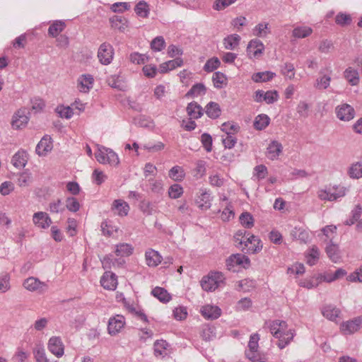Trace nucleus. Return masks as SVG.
Instances as JSON below:
<instances>
[{
  "label": "nucleus",
  "mask_w": 362,
  "mask_h": 362,
  "mask_svg": "<svg viewBox=\"0 0 362 362\" xmlns=\"http://www.w3.org/2000/svg\"><path fill=\"white\" fill-rule=\"evenodd\" d=\"M225 277L222 272H211L201 280L202 288L207 292L215 291L224 284Z\"/></svg>",
  "instance_id": "f257e3e1"
},
{
  "label": "nucleus",
  "mask_w": 362,
  "mask_h": 362,
  "mask_svg": "<svg viewBox=\"0 0 362 362\" xmlns=\"http://www.w3.org/2000/svg\"><path fill=\"white\" fill-rule=\"evenodd\" d=\"M96 160L102 164H109L117 166L119 163L118 155L112 149L101 146L95 153Z\"/></svg>",
  "instance_id": "f03ea898"
},
{
  "label": "nucleus",
  "mask_w": 362,
  "mask_h": 362,
  "mask_svg": "<svg viewBox=\"0 0 362 362\" xmlns=\"http://www.w3.org/2000/svg\"><path fill=\"white\" fill-rule=\"evenodd\" d=\"M346 189L344 187H332L325 189H320L317 192V197L322 201H335L337 199L345 196Z\"/></svg>",
  "instance_id": "7ed1b4c3"
},
{
  "label": "nucleus",
  "mask_w": 362,
  "mask_h": 362,
  "mask_svg": "<svg viewBox=\"0 0 362 362\" xmlns=\"http://www.w3.org/2000/svg\"><path fill=\"white\" fill-rule=\"evenodd\" d=\"M262 247L260 239L250 234L247 236L240 249L245 254H256L262 250Z\"/></svg>",
  "instance_id": "20e7f679"
},
{
  "label": "nucleus",
  "mask_w": 362,
  "mask_h": 362,
  "mask_svg": "<svg viewBox=\"0 0 362 362\" xmlns=\"http://www.w3.org/2000/svg\"><path fill=\"white\" fill-rule=\"evenodd\" d=\"M23 286L29 291L36 292L39 294L44 293L48 290L47 283L33 276L25 279L23 283Z\"/></svg>",
  "instance_id": "39448f33"
},
{
  "label": "nucleus",
  "mask_w": 362,
  "mask_h": 362,
  "mask_svg": "<svg viewBox=\"0 0 362 362\" xmlns=\"http://www.w3.org/2000/svg\"><path fill=\"white\" fill-rule=\"evenodd\" d=\"M250 265V260L248 257L243 254H233L226 259V267L228 270L235 272V267L240 266L247 268Z\"/></svg>",
  "instance_id": "423d86ee"
},
{
  "label": "nucleus",
  "mask_w": 362,
  "mask_h": 362,
  "mask_svg": "<svg viewBox=\"0 0 362 362\" xmlns=\"http://www.w3.org/2000/svg\"><path fill=\"white\" fill-rule=\"evenodd\" d=\"M113 57L114 49L110 44L104 42L100 45L98 52V57L102 64H110L113 59Z\"/></svg>",
  "instance_id": "0eeeda50"
},
{
  "label": "nucleus",
  "mask_w": 362,
  "mask_h": 362,
  "mask_svg": "<svg viewBox=\"0 0 362 362\" xmlns=\"http://www.w3.org/2000/svg\"><path fill=\"white\" fill-rule=\"evenodd\" d=\"M279 93L276 90H257L255 93L254 100L257 103L266 102L267 104H273L279 99Z\"/></svg>",
  "instance_id": "6e6552de"
},
{
  "label": "nucleus",
  "mask_w": 362,
  "mask_h": 362,
  "mask_svg": "<svg viewBox=\"0 0 362 362\" xmlns=\"http://www.w3.org/2000/svg\"><path fill=\"white\" fill-rule=\"evenodd\" d=\"M337 117L341 121H350L355 116V110L352 106L344 103L338 105L335 109Z\"/></svg>",
  "instance_id": "1a4fd4ad"
},
{
  "label": "nucleus",
  "mask_w": 362,
  "mask_h": 362,
  "mask_svg": "<svg viewBox=\"0 0 362 362\" xmlns=\"http://www.w3.org/2000/svg\"><path fill=\"white\" fill-rule=\"evenodd\" d=\"M279 335H281V339H279L277 346L279 349L285 348L292 340L294 337L295 332L292 329H288L286 322H285V327L279 329Z\"/></svg>",
  "instance_id": "9d476101"
},
{
  "label": "nucleus",
  "mask_w": 362,
  "mask_h": 362,
  "mask_svg": "<svg viewBox=\"0 0 362 362\" xmlns=\"http://www.w3.org/2000/svg\"><path fill=\"white\" fill-rule=\"evenodd\" d=\"M29 120L27 116V111L25 109H20L15 112L12 119L13 128L18 129L23 128L26 126Z\"/></svg>",
  "instance_id": "9b49d317"
},
{
  "label": "nucleus",
  "mask_w": 362,
  "mask_h": 362,
  "mask_svg": "<svg viewBox=\"0 0 362 362\" xmlns=\"http://www.w3.org/2000/svg\"><path fill=\"white\" fill-rule=\"evenodd\" d=\"M125 324L124 317L121 315H116L110 317L108 322V332L111 335H115L119 332Z\"/></svg>",
  "instance_id": "f8f14e48"
},
{
  "label": "nucleus",
  "mask_w": 362,
  "mask_h": 362,
  "mask_svg": "<svg viewBox=\"0 0 362 362\" xmlns=\"http://www.w3.org/2000/svg\"><path fill=\"white\" fill-rule=\"evenodd\" d=\"M33 222L40 228H48L52 224V220L46 212L38 211L33 214Z\"/></svg>",
  "instance_id": "ddd939ff"
},
{
  "label": "nucleus",
  "mask_w": 362,
  "mask_h": 362,
  "mask_svg": "<svg viewBox=\"0 0 362 362\" xmlns=\"http://www.w3.org/2000/svg\"><path fill=\"white\" fill-rule=\"evenodd\" d=\"M259 336L258 334H253L250 336L248 343V350L246 351V356L251 361H255L257 358V349Z\"/></svg>",
  "instance_id": "4468645a"
},
{
  "label": "nucleus",
  "mask_w": 362,
  "mask_h": 362,
  "mask_svg": "<svg viewBox=\"0 0 362 362\" xmlns=\"http://www.w3.org/2000/svg\"><path fill=\"white\" fill-rule=\"evenodd\" d=\"M362 325V317H358L341 325L340 329L344 334H351L358 331Z\"/></svg>",
  "instance_id": "2eb2a0df"
},
{
  "label": "nucleus",
  "mask_w": 362,
  "mask_h": 362,
  "mask_svg": "<svg viewBox=\"0 0 362 362\" xmlns=\"http://www.w3.org/2000/svg\"><path fill=\"white\" fill-rule=\"evenodd\" d=\"M154 354L156 357L164 358L170 354V345L165 340H156L153 344Z\"/></svg>",
  "instance_id": "dca6fc26"
},
{
  "label": "nucleus",
  "mask_w": 362,
  "mask_h": 362,
  "mask_svg": "<svg viewBox=\"0 0 362 362\" xmlns=\"http://www.w3.org/2000/svg\"><path fill=\"white\" fill-rule=\"evenodd\" d=\"M202 316L207 320H216L221 315V310L219 307L213 305H206L201 308Z\"/></svg>",
  "instance_id": "f3484780"
},
{
  "label": "nucleus",
  "mask_w": 362,
  "mask_h": 362,
  "mask_svg": "<svg viewBox=\"0 0 362 362\" xmlns=\"http://www.w3.org/2000/svg\"><path fill=\"white\" fill-rule=\"evenodd\" d=\"M48 349L51 353L58 358L64 354V345L59 337H51L48 342Z\"/></svg>",
  "instance_id": "a211bd4d"
},
{
  "label": "nucleus",
  "mask_w": 362,
  "mask_h": 362,
  "mask_svg": "<svg viewBox=\"0 0 362 362\" xmlns=\"http://www.w3.org/2000/svg\"><path fill=\"white\" fill-rule=\"evenodd\" d=\"M101 286L107 290H115L117 285V276L110 272L104 273L100 279Z\"/></svg>",
  "instance_id": "6ab92c4d"
},
{
  "label": "nucleus",
  "mask_w": 362,
  "mask_h": 362,
  "mask_svg": "<svg viewBox=\"0 0 362 362\" xmlns=\"http://www.w3.org/2000/svg\"><path fill=\"white\" fill-rule=\"evenodd\" d=\"M145 259L148 267H156L161 262L163 257L158 251L148 249L145 252Z\"/></svg>",
  "instance_id": "aec40b11"
},
{
  "label": "nucleus",
  "mask_w": 362,
  "mask_h": 362,
  "mask_svg": "<svg viewBox=\"0 0 362 362\" xmlns=\"http://www.w3.org/2000/svg\"><path fill=\"white\" fill-rule=\"evenodd\" d=\"M282 150L283 146L281 143L277 141H272L267 148L268 158L272 160H276L282 152Z\"/></svg>",
  "instance_id": "412c9836"
},
{
  "label": "nucleus",
  "mask_w": 362,
  "mask_h": 362,
  "mask_svg": "<svg viewBox=\"0 0 362 362\" xmlns=\"http://www.w3.org/2000/svg\"><path fill=\"white\" fill-rule=\"evenodd\" d=\"M264 49L263 43L257 39L250 40L249 42L247 52L248 54L252 55L254 57H259Z\"/></svg>",
  "instance_id": "4be33fe9"
},
{
  "label": "nucleus",
  "mask_w": 362,
  "mask_h": 362,
  "mask_svg": "<svg viewBox=\"0 0 362 362\" xmlns=\"http://www.w3.org/2000/svg\"><path fill=\"white\" fill-rule=\"evenodd\" d=\"M291 235L293 239L298 240L304 243H308L310 239L308 230L302 227L293 228L291 231Z\"/></svg>",
  "instance_id": "5701e85b"
},
{
  "label": "nucleus",
  "mask_w": 362,
  "mask_h": 362,
  "mask_svg": "<svg viewBox=\"0 0 362 362\" xmlns=\"http://www.w3.org/2000/svg\"><path fill=\"white\" fill-rule=\"evenodd\" d=\"M52 149L51 139L44 136L37 144L35 151L39 156H45Z\"/></svg>",
  "instance_id": "b1692460"
},
{
  "label": "nucleus",
  "mask_w": 362,
  "mask_h": 362,
  "mask_svg": "<svg viewBox=\"0 0 362 362\" xmlns=\"http://www.w3.org/2000/svg\"><path fill=\"white\" fill-rule=\"evenodd\" d=\"M93 77L90 74L82 75L78 79V89L81 92L87 93L93 87Z\"/></svg>",
  "instance_id": "393cba45"
},
{
  "label": "nucleus",
  "mask_w": 362,
  "mask_h": 362,
  "mask_svg": "<svg viewBox=\"0 0 362 362\" xmlns=\"http://www.w3.org/2000/svg\"><path fill=\"white\" fill-rule=\"evenodd\" d=\"M11 162L17 168H24L28 163V153L25 151H18L13 155Z\"/></svg>",
  "instance_id": "a878e982"
},
{
  "label": "nucleus",
  "mask_w": 362,
  "mask_h": 362,
  "mask_svg": "<svg viewBox=\"0 0 362 362\" xmlns=\"http://www.w3.org/2000/svg\"><path fill=\"white\" fill-rule=\"evenodd\" d=\"M112 209L116 210L118 216H126L129 213V206L122 199H116L112 203Z\"/></svg>",
  "instance_id": "bb28decb"
},
{
  "label": "nucleus",
  "mask_w": 362,
  "mask_h": 362,
  "mask_svg": "<svg viewBox=\"0 0 362 362\" xmlns=\"http://www.w3.org/2000/svg\"><path fill=\"white\" fill-rule=\"evenodd\" d=\"M320 76L316 79L314 87L318 90H325L330 85L332 80L331 76L329 75L325 74L322 70L320 71Z\"/></svg>",
  "instance_id": "cd10ccee"
},
{
  "label": "nucleus",
  "mask_w": 362,
  "mask_h": 362,
  "mask_svg": "<svg viewBox=\"0 0 362 362\" xmlns=\"http://www.w3.org/2000/svg\"><path fill=\"white\" fill-rule=\"evenodd\" d=\"M340 310L332 305H327L322 308V314L327 319L334 321L339 315Z\"/></svg>",
  "instance_id": "c85d7f7f"
},
{
  "label": "nucleus",
  "mask_w": 362,
  "mask_h": 362,
  "mask_svg": "<svg viewBox=\"0 0 362 362\" xmlns=\"http://www.w3.org/2000/svg\"><path fill=\"white\" fill-rule=\"evenodd\" d=\"M187 112L192 119H198L203 115V109L197 103L191 102L187 107Z\"/></svg>",
  "instance_id": "c756f323"
},
{
  "label": "nucleus",
  "mask_w": 362,
  "mask_h": 362,
  "mask_svg": "<svg viewBox=\"0 0 362 362\" xmlns=\"http://www.w3.org/2000/svg\"><path fill=\"white\" fill-rule=\"evenodd\" d=\"M344 78L351 86H356L359 82V74L358 71L352 67H348L344 71Z\"/></svg>",
  "instance_id": "7c9ffc66"
},
{
  "label": "nucleus",
  "mask_w": 362,
  "mask_h": 362,
  "mask_svg": "<svg viewBox=\"0 0 362 362\" xmlns=\"http://www.w3.org/2000/svg\"><path fill=\"white\" fill-rule=\"evenodd\" d=\"M183 64V61L181 58H175L173 60H170L160 65V72L165 73L168 71L173 70L177 67L181 66Z\"/></svg>",
  "instance_id": "2f4dec72"
},
{
  "label": "nucleus",
  "mask_w": 362,
  "mask_h": 362,
  "mask_svg": "<svg viewBox=\"0 0 362 362\" xmlns=\"http://www.w3.org/2000/svg\"><path fill=\"white\" fill-rule=\"evenodd\" d=\"M240 41V35L233 34L223 39V45L226 49L233 50L238 46Z\"/></svg>",
  "instance_id": "473e14b6"
},
{
  "label": "nucleus",
  "mask_w": 362,
  "mask_h": 362,
  "mask_svg": "<svg viewBox=\"0 0 362 362\" xmlns=\"http://www.w3.org/2000/svg\"><path fill=\"white\" fill-rule=\"evenodd\" d=\"M134 251V247L128 243H120L116 245L115 251L117 256L128 257L130 256Z\"/></svg>",
  "instance_id": "72a5a7b5"
},
{
  "label": "nucleus",
  "mask_w": 362,
  "mask_h": 362,
  "mask_svg": "<svg viewBox=\"0 0 362 362\" xmlns=\"http://www.w3.org/2000/svg\"><path fill=\"white\" fill-rule=\"evenodd\" d=\"M305 257L308 264L310 266L315 264L320 257V251L317 247L313 245L306 252Z\"/></svg>",
  "instance_id": "f704fd0d"
},
{
  "label": "nucleus",
  "mask_w": 362,
  "mask_h": 362,
  "mask_svg": "<svg viewBox=\"0 0 362 362\" xmlns=\"http://www.w3.org/2000/svg\"><path fill=\"white\" fill-rule=\"evenodd\" d=\"M276 76L275 73L266 71L255 73L252 76V79L255 83L267 82L272 80Z\"/></svg>",
  "instance_id": "c9c22d12"
},
{
  "label": "nucleus",
  "mask_w": 362,
  "mask_h": 362,
  "mask_svg": "<svg viewBox=\"0 0 362 362\" xmlns=\"http://www.w3.org/2000/svg\"><path fill=\"white\" fill-rule=\"evenodd\" d=\"M221 110L219 105L215 102H210L206 106V113L211 119H216L221 115Z\"/></svg>",
  "instance_id": "e433bc0d"
},
{
  "label": "nucleus",
  "mask_w": 362,
  "mask_h": 362,
  "mask_svg": "<svg viewBox=\"0 0 362 362\" xmlns=\"http://www.w3.org/2000/svg\"><path fill=\"white\" fill-rule=\"evenodd\" d=\"M151 293L154 297L163 303L169 302L171 299V296L165 288L161 287H156L152 290Z\"/></svg>",
  "instance_id": "4c0bfd02"
},
{
  "label": "nucleus",
  "mask_w": 362,
  "mask_h": 362,
  "mask_svg": "<svg viewBox=\"0 0 362 362\" xmlns=\"http://www.w3.org/2000/svg\"><path fill=\"white\" fill-rule=\"evenodd\" d=\"M268 327L272 334L277 339H281V335H279V329L285 327V321L276 320L269 322Z\"/></svg>",
  "instance_id": "58836bf2"
},
{
  "label": "nucleus",
  "mask_w": 362,
  "mask_h": 362,
  "mask_svg": "<svg viewBox=\"0 0 362 362\" xmlns=\"http://www.w3.org/2000/svg\"><path fill=\"white\" fill-rule=\"evenodd\" d=\"M206 93V87L203 83L194 84L190 90L186 93L185 96L187 98H195L203 95Z\"/></svg>",
  "instance_id": "ea45409f"
},
{
  "label": "nucleus",
  "mask_w": 362,
  "mask_h": 362,
  "mask_svg": "<svg viewBox=\"0 0 362 362\" xmlns=\"http://www.w3.org/2000/svg\"><path fill=\"white\" fill-rule=\"evenodd\" d=\"M66 24L62 21H55L48 29V34L55 37L65 28Z\"/></svg>",
  "instance_id": "a19ab883"
},
{
  "label": "nucleus",
  "mask_w": 362,
  "mask_h": 362,
  "mask_svg": "<svg viewBox=\"0 0 362 362\" xmlns=\"http://www.w3.org/2000/svg\"><path fill=\"white\" fill-rule=\"evenodd\" d=\"M270 118L264 114H261L255 117L254 127L257 130L265 129L269 124Z\"/></svg>",
  "instance_id": "79ce46f5"
},
{
  "label": "nucleus",
  "mask_w": 362,
  "mask_h": 362,
  "mask_svg": "<svg viewBox=\"0 0 362 362\" xmlns=\"http://www.w3.org/2000/svg\"><path fill=\"white\" fill-rule=\"evenodd\" d=\"M110 22L112 28L123 31L127 27V21L122 16H114L110 18Z\"/></svg>",
  "instance_id": "37998d69"
},
{
  "label": "nucleus",
  "mask_w": 362,
  "mask_h": 362,
  "mask_svg": "<svg viewBox=\"0 0 362 362\" xmlns=\"http://www.w3.org/2000/svg\"><path fill=\"white\" fill-rule=\"evenodd\" d=\"M313 33V29L308 26H298L293 30V36L296 38H305L310 35Z\"/></svg>",
  "instance_id": "c03bdc74"
},
{
  "label": "nucleus",
  "mask_w": 362,
  "mask_h": 362,
  "mask_svg": "<svg viewBox=\"0 0 362 362\" xmlns=\"http://www.w3.org/2000/svg\"><path fill=\"white\" fill-rule=\"evenodd\" d=\"M269 32V24L267 23H260L252 30L253 35L259 37H266Z\"/></svg>",
  "instance_id": "a18cd8bd"
},
{
  "label": "nucleus",
  "mask_w": 362,
  "mask_h": 362,
  "mask_svg": "<svg viewBox=\"0 0 362 362\" xmlns=\"http://www.w3.org/2000/svg\"><path fill=\"white\" fill-rule=\"evenodd\" d=\"M212 81L214 86L216 88H221L227 83V77L220 71H216L213 74Z\"/></svg>",
  "instance_id": "49530a36"
},
{
  "label": "nucleus",
  "mask_w": 362,
  "mask_h": 362,
  "mask_svg": "<svg viewBox=\"0 0 362 362\" xmlns=\"http://www.w3.org/2000/svg\"><path fill=\"white\" fill-rule=\"evenodd\" d=\"M169 177L175 181H181L185 177V172L182 167L176 165L169 170Z\"/></svg>",
  "instance_id": "de8ad7c7"
},
{
  "label": "nucleus",
  "mask_w": 362,
  "mask_h": 362,
  "mask_svg": "<svg viewBox=\"0 0 362 362\" xmlns=\"http://www.w3.org/2000/svg\"><path fill=\"white\" fill-rule=\"evenodd\" d=\"M348 173L351 178L359 179L362 177V163L357 162L352 164L349 169Z\"/></svg>",
  "instance_id": "09e8293b"
},
{
  "label": "nucleus",
  "mask_w": 362,
  "mask_h": 362,
  "mask_svg": "<svg viewBox=\"0 0 362 362\" xmlns=\"http://www.w3.org/2000/svg\"><path fill=\"white\" fill-rule=\"evenodd\" d=\"M326 252L334 262H337L340 259L339 248L337 245L330 244L326 247Z\"/></svg>",
  "instance_id": "8fccbe9b"
},
{
  "label": "nucleus",
  "mask_w": 362,
  "mask_h": 362,
  "mask_svg": "<svg viewBox=\"0 0 362 362\" xmlns=\"http://www.w3.org/2000/svg\"><path fill=\"white\" fill-rule=\"evenodd\" d=\"M136 13L143 18L148 17L149 14V8L148 4L144 1H140L135 6Z\"/></svg>",
  "instance_id": "3c124183"
},
{
  "label": "nucleus",
  "mask_w": 362,
  "mask_h": 362,
  "mask_svg": "<svg viewBox=\"0 0 362 362\" xmlns=\"http://www.w3.org/2000/svg\"><path fill=\"white\" fill-rule=\"evenodd\" d=\"M197 202L201 209H209L211 206L210 194L206 191H202Z\"/></svg>",
  "instance_id": "603ef678"
},
{
  "label": "nucleus",
  "mask_w": 362,
  "mask_h": 362,
  "mask_svg": "<svg viewBox=\"0 0 362 362\" xmlns=\"http://www.w3.org/2000/svg\"><path fill=\"white\" fill-rule=\"evenodd\" d=\"M237 289L243 292H248L255 286V281L251 279H245L238 282Z\"/></svg>",
  "instance_id": "864d4df0"
},
{
  "label": "nucleus",
  "mask_w": 362,
  "mask_h": 362,
  "mask_svg": "<svg viewBox=\"0 0 362 362\" xmlns=\"http://www.w3.org/2000/svg\"><path fill=\"white\" fill-rule=\"evenodd\" d=\"M101 230L103 235L111 236L117 232L118 227L113 226L110 221H104L101 223Z\"/></svg>",
  "instance_id": "5fc2aeb1"
},
{
  "label": "nucleus",
  "mask_w": 362,
  "mask_h": 362,
  "mask_svg": "<svg viewBox=\"0 0 362 362\" xmlns=\"http://www.w3.org/2000/svg\"><path fill=\"white\" fill-rule=\"evenodd\" d=\"M240 223L245 228H251L254 226V218L249 212H243L239 217Z\"/></svg>",
  "instance_id": "6e6d98bb"
},
{
  "label": "nucleus",
  "mask_w": 362,
  "mask_h": 362,
  "mask_svg": "<svg viewBox=\"0 0 362 362\" xmlns=\"http://www.w3.org/2000/svg\"><path fill=\"white\" fill-rule=\"evenodd\" d=\"M281 74L289 80H291L295 76V68L293 64L286 62L285 63L281 70Z\"/></svg>",
  "instance_id": "4d7b16f0"
},
{
  "label": "nucleus",
  "mask_w": 362,
  "mask_h": 362,
  "mask_svg": "<svg viewBox=\"0 0 362 362\" xmlns=\"http://www.w3.org/2000/svg\"><path fill=\"white\" fill-rule=\"evenodd\" d=\"M183 192V188L181 185L174 184L170 187L168 189V194L170 198L176 199L182 195Z\"/></svg>",
  "instance_id": "13d9d810"
},
{
  "label": "nucleus",
  "mask_w": 362,
  "mask_h": 362,
  "mask_svg": "<svg viewBox=\"0 0 362 362\" xmlns=\"http://www.w3.org/2000/svg\"><path fill=\"white\" fill-rule=\"evenodd\" d=\"M351 17L345 13H339L335 17V22L340 26H345L351 24Z\"/></svg>",
  "instance_id": "bf43d9fd"
},
{
  "label": "nucleus",
  "mask_w": 362,
  "mask_h": 362,
  "mask_svg": "<svg viewBox=\"0 0 362 362\" xmlns=\"http://www.w3.org/2000/svg\"><path fill=\"white\" fill-rule=\"evenodd\" d=\"M165 47V42L162 36L155 37L151 42V48L155 52H160Z\"/></svg>",
  "instance_id": "052dcab7"
},
{
  "label": "nucleus",
  "mask_w": 362,
  "mask_h": 362,
  "mask_svg": "<svg viewBox=\"0 0 362 362\" xmlns=\"http://www.w3.org/2000/svg\"><path fill=\"white\" fill-rule=\"evenodd\" d=\"M32 175L28 170L21 173L18 179V184L20 187H27L31 182Z\"/></svg>",
  "instance_id": "680f3d73"
},
{
  "label": "nucleus",
  "mask_w": 362,
  "mask_h": 362,
  "mask_svg": "<svg viewBox=\"0 0 362 362\" xmlns=\"http://www.w3.org/2000/svg\"><path fill=\"white\" fill-rule=\"evenodd\" d=\"M220 64V60L217 57H213L206 61L204 66V70L207 72H211L216 69Z\"/></svg>",
  "instance_id": "e2e57ef3"
},
{
  "label": "nucleus",
  "mask_w": 362,
  "mask_h": 362,
  "mask_svg": "<svg viewBox=\"0 0 362 362\" xmlns=\"http://www.w3.org/2000/svg\"><path fill=\"white\" fill-rule=\"evenodd\" d=\"M249 235L250 233L247 232L245 230H238L234 235V240L236 243V246L240 248L243 245V243L247 236Z\"/></svg>",
  "instance_id": "0e129e2a"
},
{
  "label": "nucleus",
  "mask_w": 362,
  "mask_h": 362,
  "mask_svg": "<svg viewBox=\"0 0 362 362\" xmlns=\"http://www.w3.org/2000/svg\"><path fill=\"white\" fill-rule=\"evenodd\" d=\"M11 288L10 276L7 273L2 274L0 276V292L5 293Z\"/></svg>",
  "instance_id": "69168bd1"
},
{
  "label": "nucleus",
  "mask_w": 362,
  "mask_h": 362,
  "mask_svg": "<svg viewBox=\"0 0 362 362\" xmlns=\"http://www.w3.org/2000/svg\"><path fill=\"white\" fill-rule=\"evenodd\" d=\"M66 207L71 212H76L80 209V204L76 198L70 197L66 199Z\"/></svg>",
  "instance_id": "338daca9"
},
{
  "label": "nucleus",
  "mask_w": 362,
  "mask_h": 362,
  "mask_svg": "<svg viewBox=\"0 0 362 362\" xmlns=\"http://www.w3.org/2000/svg\"><path fill=\"white\" fill-rule=\"evenodd\" d=\"M33 353L37 362H49L46 357L44 348L37 346L34 349Z\"/></svg>",
  "instance_id": "774afa93"
}]
</instances>
